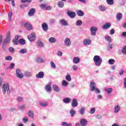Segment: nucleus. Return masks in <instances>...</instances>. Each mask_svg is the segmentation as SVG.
Masks as SVG:
<instances>
[{"label":"nucleus","instance_id":"f257e3e1","mask_svg":"<svg viewBox=\"0 0 126 126\" xmlns=\"http://www.w3.org/2000/svg\"><path fill=\"white\" fill-rule=\"evenodd\" d=\"M93 61L94 63V64L96 66H101V64H102V63L103 62L102 58H101V57L98 55H95L94 56Z\"/></svg>","mask_w":126,"mask_h":126},{"label":"nucleus","instance_id":"f03ea898","mask_svg":"<svg viewBox=\"0 0 126 126\" xmlns=\"http://www.w3.org/2000/svg\"><path fill=\"white\" fill-rule=\"evenodd\" d=\"M2 93L5 94L6 92L7 93H10V91L9 90V85L7 83H4L2 87Z\"/></svg>","mask_w":126,"mask_h":126},{"label":"nucleus","instance_id":"7ed1b4c3","mask_svg":"<svg viewBox=\"0 0 126 126\" xmlns=\"http://www.w3.org/2000/svg\"><path fill=\"white\" fill-rule=\"evenodd\" d=\"M16 76L18 78L22 79L24 77V74L21 72L20 69H17L16 70Z\"/></svg>","mask_w":126,"mask_h":126},{"label":"nucleus","instance_id":"20e7f679","mask_svg":"<svg viewBox=\"0 0 126 126\" xmlns=\"http://www.w3.org/2000/svg\"><path fill=\"white\" fill-rule=\"evenodd\" d=\"M10 41V33L9 32L7 33V36L5 39L4 40L3 43V46H4L5 44H8Z\"/></svg>","mask_w":126,"mask_h":126},{"label":"nucleus","instance_id":"39448f33","mask_svg":"<svg viewBox=\"0 0 126 126\" xmlns=\"http://www.w3.org/2000/svg\"><path fill=\"white\" fill-rule=\"evenodd\" d=\"M91 34L92 36H95L96 35V32L98 31V28L96 27H92L90 29Z\"/></svg>","mask_w":126,"mask_h":126},{"label":"nucleus","instance_id":"423d86ee","mask_svg":"<svg viewBox=\"0 0 126 126\" xmlns=\"http://www.w3.org/2000/svg\"><path fill=\"white\" fill-rule=\"evenodd\" d=\"M65 46L66 47H69L71 45V41H70V38L67 37L64 41Z\"/></svg>","mask_w":126,"mask_h":126},{"label":"nucleus","instance_id":"0eeeda50","mask_svg":"<svg viewBox=\"0 0 126 126\" xmlns=\"http://www.w3.org/2000/svg\"><path fill=\"white\" fill-rule=\"evenodd\" d=\"M35 38H36V35L35 33H32L30 35L28 36V38L30 41V42H32L35 40Z\"/></svg>","mask_w":126,"mask_h":126},{"label":"nucleus","instance_id":"6e6552de","mask_svg":"<svg viewBox=\"0 0 126 126\" xmlns=\"http://www.w3.org/2000/svg\"><path fill=\"white\" fill-rule=\"evenodd\" d=\"M121 111V106L119 105H115L114 107V112L115 114H118Z\"/></svg>","mask_w":126,"mask_h":126},{"label":"nucleus","instance_id":"1a4fd4ad","mask_svg":"<svg viewBox=\"0 0 126 126\" xmlns=\"http://www.w3.org/2000/svg\"><path fill=\"white\" fill-rule=\"evenodd\" d=\"M36 62L38 63H45L46 62V60L44 59H43V57L40 56V57H38L36 59Z\"/></svg>","mask_w":126,"mask_h":126},{"label":"nucleus","instance_id":"9d476101","mask_svg":"<svg viewBox=\"0 0 126 126\" xmlns=\"http://www.w3.org/2000/svg\"><path fill=\"white\" fill-rule=\"evenodd\" d=\"M41 26L43 31L47 32V31L49 30V26H48V24L47 23H42Z\"/></svg>","mask_w":126,"mask_h":126},{"label":"nucleus","instance_id":"9b49d317","mask_svg":"<svg viewBox=\"0 0 126 126\" xmlns=\"http://www.w3.org/2000/svg\"><path fill=\"white\" fill-rule=\"evenodd\" d=\"M90 89H91V91H92V92H93V91H94V90H95V89L96 88V83H95V82H91L90 83Z\"/></svg>","mask_w":126,"mask_h":126},{"label":"nucleus","instance_id":"f8f14e48","mask_svg":"<svg viewBox=\"0 0 126 126\" xmlns=\"http://www.w3.org/2000/svg\"><path fill=\"white\" fill-rule=\"evenodd\" d=\"M24 26L27 30H32L33 29V27H32V25L31 24L28 23H25L24 24Z\"/></svg>","mask_w":126,"mask_h":126},{"label":"nucleus","instance_id":"ddd939ff","mask_svg":"<svg viewBox=\"0 0 126 126\" xmlns=\"http://www.w3.org/2000/svg\"><path fill=\"white\" fill-rule=\"evenodd\" d=\"M84 46H89L91 44V40L88 38H86L83 41Z\"/></svg>","mask_w":126,"mask_h":126},{"label":"nucleus","instance_id":"4468645a","mask_svg":"<svg viewBox=\"0 0 126 126\" xmlns=\"http://www.w3.org/2000/svg\"><path fill=\"white\" fill-rule=\"evenodd\" d=\"M67 15L70 17V18H74L75 17L76 14L74 12L68 11L67 12Z\"/></svg>","mask_w":126,"mask_h":126},{"label":"nucleus","instance_id":"2eb2a0df","mask_svg":"<svg viewBox=\"0 0 126 126\" xmlns=\"http://www.w3.org/2000/svg\"><path fill=\"white\" fill-rule=\"evenodd\" d=\"M71 106L73 108H75V107H77V106H78V102H77V99L74 98L72 100Z\"/></svg>","mask_w":126,"mask_h":126},{"label":"nucleus","instance_id":"dca6fc26","mask_svg":"<svg viewBox=\"0 0 126 126\" xmlns=\"http://www.w3.org/2000/svg\"><path fill=\"white\" fill-rule=\"evenodd\" d=\"M87 120H86V119H82L80 120V125L81 126H87Z\"/></svg>","mask_w":126,"mask_h":126},{"label":"nucleus","instance_id":"f3484780","mask_svg":"<svg viewBox=\"0 0 126 126\" xmlns=\"http://www.w3.org/2000/svg\"><path fill=\"white\" fill-rule=\"evenodd\" d=\"M44 75H45V73L43 71L39 72L37 74L35 75L36 78H43L44 77Z\"/></svg>","mask_w":126,"mask_h":126},{"label":"nucleus","instance_id":"a211bd4d","mask_svg":"<svg viewBox=\"0 0 126 126\" xmlns=\"http://www.w3.org/2000/svg\"><path fill=\"white\" fill-rule=\"evenodd\" d=\"M59 23H60L62 26H67L68 25V23H67V22L64 19L60 20Z\"/></svg>","mask_w":126,"mask_h":126},{"label":"nucleus","instance_id":"6ab92c4d","mask_svg":"<svg viewBox=\"0 0 126 126\" xmlns=\"http://www.w3.org/2000/svg\"><path fill=\"white\" fill-rule=\"evenodd\" d=\"M35 12H36V9L34 8H31L28 13L29 16H33V15L35 14Z\"/></svg>","mask_w":126,"mask_h":126},{"label":"nucleus","instance_id":"aec40b11","mask_svg":"<svg viewBox=\"0 0 126 126\" xmlns=\"http://www.w3.org/2000/svg\"><path fill=\"white\" fill-rule=\"evenodd\" d=\"M52 88L55 92H61V91L60 90V88H59V86H58V85H54L52 87Z\"/></svg>","mask_w":126,"mask_h":126},{"label":"nucleus","instance_id":"412c9836","mask_svg":"<svg viewBox=\"0 0 126 126\" xmlns=\"http://www.w3.org/2000/svg\"><path fill=\"white\" fill-rule=\"evenodd\" d=\"M79 113L80 115L83 116L84 114H85V108L84 107H81L80 110H79Z\"/></svg>","mask_w":126,"mask_h":126},{"label":"nucleus","instance_id":"4be33fe9","mask_svg":"<svg viewBox=\"0 0 126 126\" xmlns=\"http://www.w3.org/2000/svg\"><path fill=\"white\" fill-rule=\"evenodd\" d=\"M63 103H65V104H69V103L71 102V98L69 97H66L63 99Z\"/></svg>","mask_w":126,"mask_h":126},{"label":"nucleus","instance_id":"5701e85b","mask_svg":"<svg viewBox=\"0 0 126 126\" xmlns=\"http://www.w3.org/2000/svg\"><path fill=\"white\" fill-rule=\"evenodd\" d=\"M98 9H99L100 11H106V10H107V7L104 5H101L98 6Z\"/></svg>","mask_w":126,"mask_h":126},{"label":"nucleus","instance_id":"b1692460","mask_svg":"<svg viewBox=\"0 0 126 126\" xmlns=\"http://www.w3.org/2000/svg\"><path fill=\"white\" fill-rule=\"evenodd\" d=\"M111 27V24L109 23H106L104 25L102 26V28L105 30H107V29H109Z\"/></svg>","mask_w":126,"mask_h":126},{"label":"nucleus","instance_id":"393cba45","mask_svg":"<svg viewBox=\"0 0 126 126\" xmlns=\"http://www.w3.org/2000/svg\"><path fill=\"white\" fill-rule=\"evenodd\" d=\"M57 5L60 8H63L64 6V3L63 1H60L57 3Z\"/></svg>","mask_w":126,"mask_h":126},{"label":"nucleus","instance_id":"a878e982","mask_svg":"<svg viewBox=\"0 0 126 126\" xmlns=\"http://www.w3.org/2000/svg\"><path fill=\"white\" fill-rule=\"evenodd\" d=\"M24 76L26 77H31L32 76V73L30 71H25L24 72Z\"/></svg>","mask_w":126,"mask_h":126},{"label":"nucleus","instance_id":"bb28decb","mask_svg":"<svg viewBox=\"0 0 126 126\" xmlns=\"http://www.w3.org/2000/svg\"><path fill=\"white\" fill-rule=\"evenodd\" d=\"M36 45L38 48H43L44 47V43L41 41H37Z\"/></svg>","mask_w":126,"mask_h":126},{"label":"nucleus","instance_id":"cd10ccee","mask_svg":"<svg viewBox=\"0 0 126 126\" xmlns=\"http://www.w3.org/2000/svg\"><path fill=\"white\" fill-rule=\"evenodd\" d=\"M80 62V59L78 57H74L73 59V63H79Z\"/></svg>","mask_w":126,"mask_h":126},{"label":"nucleus","instance_id":"c85d7f7f","mask_svg":"<svg viewBox=\"0 0 126 126\" xmlns=\"http://www.w3.org/2000/svg\"><path fill=\"white\" fill-rule=\"evenodd\" d=\"M76 13L78 16L82 17L83 15H84V12L81 10H78Z\"/></svg>","mask_w":126,"mask_h":126},{"label":"nucleus","instance_id":"c756f323","mask_svg":"<svg viewBox=\"0 0 126 126\" xmlns=\"http://www.w3.org/2000/svg\"><path fill=\"white\" fill-rule=\"evenodd\" d=\"M48 41L50 43H56L57 42V39L54 37H51L49 38Z\"/></svg>","mask_w":126,"mask_h":126},{"label":"nucleus","instance_id":"7c9ffc66","mask_svg":"<svg viewBox=\"0 0 126 126\" xmlns=\"http://www.w3.org/2000/svg\"><path fill=\"white\" fill-rule=\"evenodd\" d=\"M45 90H46L47 92H51V91H52V87H51V85H46L45 87Z\"/></svg>","mask_w":126,"mask_h":126},{"label":"nucleus","instance_id":"2f4dec72","mask_svg":"<svg viewBox=\"0 0 126 126\" xmlns=\"http://www.w3.org/2000/svg\"><path fill=\"white\" fill-rule=\"evenodd\" d=\"M18 38H19V36L18 35L15 37V39L13 40L14 45H18Z\"/></svg>","mask_w":126,"mask_h":126},{"label":"nucleus","instance_id":"473e14b6","mask_svg":"<svg viewBox=\"0 0 126 126\" xmlns=\"http://www.w3.org/2000/svg\"><path fill=\"white\" fill-rule=\"evenodd\" d=\"M19 53H20V54H26V53H27V49L23 48L19 50Z\"/></svg>","mask_w":126,"mask_h":126},{"label":"nucleus","instance_id":"72a5a7b5","mask_svg":"<svg viewBox=\"0 0 126 126\" xmlns=\"http://www.w3.org/2000/svg\"><path fill=\"white\" fill-rule=\"evenodd\" d=\"M28 116L30 117V118L33 119V118H34V112H33V111L32 110L29 111L28 112Z\"/></svg>","mask_w":126,"mask_h":126},{"label":"nucleus","instance_id":"f704fd0d","mask_svg":"<svg viewBox=\"0 0 126 126\" xmlns=\"http://www.w3.org/2000/svg\"><path fill=\"white\" fill-rule=\"evenodd\" d=\"M39 105L41 107H47L49 105V102H39Z\"/></svg>","mask_w":126,"mask_h":126},{"label":"nucleus","instance_id":"c9c22d12","mask_svg":"<svg viewBox=\"0 0 126 126\" xmlns=\"http://www.w3.org/2000/svg\"><path fill=\"white\" fill-rule=\"evenodd\" d=\"M65 79L67 80V81L70 82L71 81V76L69 74H67V75L65 76Z\"/></svg>","mask_w":126,"mask_h":126},{"label":"nucleus","instance_id":"e433bc0d","mask_svg":"<svg viewBox=\"0 0 126 126\" xmlns=\"http://www.w3.org/2000/svg\"><path fill=\"white\" fill-rule=\"evenodd\" d=\"M61 126H72V124L71 123L67 124V122H62Z\"/></svg>","mask_w":126,"mask_h":126},{"label":"nucleus","instance_id":"4c0bfd02","mask_svg":"<svg viewBox=\"0 0 126 126\" xmlns=\"http://www.w3.org/2000/svg\"><path fill=\"white\" fill-rule=\"evenodd\" d=\"M75 113H76V112L74 111V110L72 109L70 110L69 113L71 115V117H74Z\"/></svg>","mask_w":126,"mask_h":126},{"label":"nucleus","instance_id":"58836bf2","mask_svg":"<svg viewBox=\"0 0 126 126\" xmlns=\"http://www.w3.org/2000/svg\"><path fill=\"white\" fill-rule=\"evenodd\" d=\"M76 26H81L82 25V21L78 20L76 21L75 24Z\"/></svg>","mask_w":126,"mask_h":126},{"label":"nucleus","instance_id":"ea45409f","mask_svg":"<svg viewBox=\"0 0 126 126\" xmlns=\"http://www.w3.org/2000/svg\"><path fill=\"white\" fill-rule=\"evenodd\" d=\"M105 38L106 41H108V42H109V43H111V42H112V38L110 37V36L106 35L105 36Z\"/></svg>","mask_w":126,"mask_h":126},{"label":"nucleus","instance_id":"a19ab883","mask_svg":"<svg viewBox=\"0 0 126 126\" xmlns=\"http://www.w3.org/2000/svg\"><path fill=\"white\" fill-rule=\"evenodd\" d=\"M106 2L109 5H113L114 4V0H106Z\"/></svg>","mask_w":126,"mask_h":126},{"label":"nucleus","instance_id":"79ce46f5","mask_svg":"<svg viewBox=\"0 0 126 126\" xmlns=\"http://www.w3.org/2000/svg\"><path fill=\"white\" fill-rule=\"evenodd\" d=\"M19 43H20L21 45H25L26 41L24 39L22 38L19 40Z\"/></svg>","mask_w":126,"mask_h":126},{"label":"nucleus","instance_id":"37998d69","mask_svg":"<svg viewBox=\"0 0 126 126\" xmlns=\"http://www.w3.org/2000/svg\"><path fill=\"white\" fill-rule=\"evenodd\" d=\"M105 91H106L108 94H111V93L113 92V89H112V88L106 89Z\"/></svg>","mask_w":126,"mask_h":126},{"label":"nucleus","instance_id":"c03bdc74","mask_svg":"<svg viewBox=\"0 0 126 126\" xmlns=\"http://www.w3.org/2000/svg\"><path fill=\"white\" fill-rule=\"evenodd\" d=\"M115 63V60L112 59H109L108 61V63L109 64H114Z\"/></svg>","mask_w":126,"mask_h":126},{"label":"nucleus","instance_id":"a18cd8bd","mask_svg":"<svg viewBox=\"0 0 126 126\" xmlns=\"http://www.w3.org/2000/svg\"><path fill=\"white\" fill-rule=\"evenodd\" d=\"M62 85L63 86H67L68 85V82H66L65 80H63L62 81Z\"/></svg>","mask_w":126,"mask_h":126},{"label":"nucleus","instance_id":"49530a36","mask_svg":"<svg viewBox=\"0 0 126 126\" xmlns=\"http://www.w3.org/2000/svg\"><path fill=\"white\" fill-rule=\"evenodd\" d=\"M116 18L117 20H121V19H122V14L121 13L117 14Z\"/></svg>","mask_w":126,"mask_h":126},{"label":"nucleus","instance_id":"de8ad7c7","mask_svg":"<svg viewBox=\"0 0 126 126\" xmlns=\"http://www.w3.org/2000/svg\"><path fill=\"white\" fill-rule=\"evenodd\" d=\"M95 112H96V109H95V108L94 107L92 108L90 111V113L91 114V115L94 114Z\"/></svg>","mask_w":126,"mask_h":126},{"label":"nucleus","instance_id":"09e8293b","mask_svg":"<svg viewBox=\"0 0 126 126\" xmlns=\"http://www.w3.org/2000/svg\"><path fill=\"white\" fill-rule=\"evenodd\" d=\"M5 61H11L12 60V57L10 56H7L5 58Z\"/></svg>","mask_w":126,"mask_h":126},{"label":"nucleus","instance_id":"8fccbe9b","mask_svg":"<svg viewBox=\"0 0 126 126\" xmlns=\"http://www.w3.org/2000/svg\"><path fill=\"white\" fill-rule=\"evenodd\" d=\"M51 65L53 68H56L57 67V66H56V64H55V63L53 61L50 62Z\"/></svg>","mask_w":126,"mask_h":126},{"label":"nucleus","instance_id":"3c124183","mask_svg":"<svg viewBox=\"0 0 126 126\" xmlns=\"http://www.w3.org/2000/svg\"><path fill=\"white\" fill-rule=\"evenodd\" d=\"M122 53L126 55V45H125L122 50Z\"/></svg>","mask_w":126,"mask_h":126},{"label":"nucleus","instance_id":"603ef678","mask_svg":"<svg viewBox=\"0 0 126 126\" xmlns=\"http://www.w3.org/2000/svg\"><path fill=\"white\" fill-rule=\"evenodd\" d=\"M57 55L58 56V57H62L63 56V52L62 51H59L57 52Z\"/></svg>","mask_w":126,"mask_h":126},{"label":"nucleus","instance_id":"864d4df0","mask_svg":"<svg viewBox=\"0 0 126 126\" xmlns=\"http://www.w3.org/2000/svg\"><path fill=\"white\" fill-rule=\"evenodd\" d=\"M78 68V66H77V65H73L72 66V69L73 70L76 71L77 70Z\"/></svg>","mask_w":126,"mask_h":126},{"label":"nucleus","instance_id":"5fc2aeb1","mask_svg":"<svg viewBox=\"0 0 126 126\" xmlns=\"http://www.w3.org/2000/svg\"><path fill=\"white\" fill-rule=\"evenodd\" d=\"M9 50L10 53H14L15 52L14 48L11 47L9 48Z\"/></svg>","mask_w":126,"mask_h":126},{"label":"nucleus","instance_id":"6e6d98bb","mask_svg":"<svg viewBox=\"0 0 126 126\" xmlns=\"http://www.w3.org/2000/svg\"><path fill=\"white\" fill-rule=\"evenodd\" d=\"M94 90L96 94H99L100 93V90H99V89L95 88Z\"/></svg>","mask_w":126,"mask_h":126},{"label":"nucleus","instance_id":"4d7b16f0","mask_svg":"<svg viewBox=\"0 0 126 126\" xmlns=\"http://www.w3.org/2000/svg\"><path fill=\"white\" fill-rule=\"evenodd\" d=\"M115 34V30L113 29H111L110 32V35H114Z\"/></svg>","mask_w":126,"mask_h":126},{"label":"nucleus","instance_id":"13d9d810","mask_svg":"<svg viewBox=\"0 0 126 126\" xmlns=\"http://www.w3.org/2000/svg\"><path fill=\"white\" fill-rule=\"evenodd\" d=\"M23 121L24 123H27V122H28V118L25 117V118H23Z\"/></svg>","mask_w":126,"mask_h":126},{"label":"nucleus","instance_id":"bf43d9fd","mask_svg":"<svg viewBox=\"0 0 126 126\" xmlns=\"http://www.w3.org/2000/svg\"><path fill=\"white\" fill-rule=\"evenodd\" d=\"M124 72H125V71L123 69H121L119 71V74L120 75H123L124 74Z\"/></svg>","mask_w":126,"mask_h":126},{"label":"nucleus","instance_id":"052dcab7","mask_svg":"<svg viewBox=\"0 0 126 126\" xmlns=\"http://www.w3.org/2000/svg\"><path fill=\"white\" fill-rule=\"evenodd\" d=\"M14 67V63H11L9 68H10L11 69H12Z\"/></svg>","mask_w":126,"mask_h":126},{"label":"nucleus","instance_id":"680f3d73","mask_svg":"<svg viewBox=\"0 0 126 126\" xmlns=\"http://www.w3.org/2000/svg\"><path fill=\"white\" fill-rule=\"evenodd\" d=\"M96 118L98 120H101L102 119V115L98 114Z\"/></svg>","mask_w":126,"mask_h":126},{"label":"nucleus","instance_id":"e2e57ef3","mask_svg":"<svg viewBox=\"0 0 126 126\" xmlns=\"http://www.w3.org/2000/svg\"><path fill=\"white\" fill-rule=\"evenodd\" d=\"M18 101H19L20 102H22L23 101V98L21 97H18L17 98Z\"/></svg>","mask_w":126,"mask_h":126},{"label":"nucleus","instance_id":"0e129e2a","mask_svg":"<svg viewBox=\"0 0 126 126\" xmlns=\"http://www.w3.org/2000/svg\"><path fill=\"white\" fill-rule=\"evenodd\" d=\"M12 16V10H10L9 12L8 17H11Z\"/></svg>","mask_w":126,"mask_h":126},{"label":"nucleus","instance_id":"69168bd1","mask_svg":"<svg viewBox=\"0 0 126 126\" xmlns=\"http://www.w3.org/2000/svg\"><path fill=\"white\" fill-rule=\"evenodd\" d=\"M24 107H25V105H21L19 107V110H22V109H24Z\"/></svg>","mask_w":126,"mask_h":126},{"label":"nucleus","instance_id":"338daca9","mask_svg":"<svg viewBox=\"0 0 126 126\" xmlns=\"http://www.w3.org/2000/svg\"><path fill=\"white\" fill-rule=\"evenodd\" d=\"M124 88L126 89V78H124Z\"/></svg>","mask_w":126,"mask_h":126},{"label":"nucleus","instance_id":"774afa93","mask_svg":"<svg viewBox=\"0 0 126 126\" xmlns=\"http://www.w3.org/2000/svg\"><path fill=\"white\" fill-rule=\"evenodd\" d=\"M123 37H126V32H124L122 33Z\"/></svg>","mask_w":126,"mask_h":126}]
</instances>
